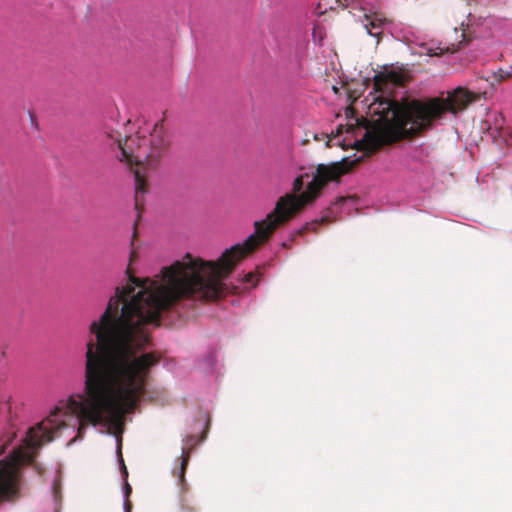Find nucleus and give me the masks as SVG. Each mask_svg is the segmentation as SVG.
Instances as JSON below:
<instances>
[{
	"label": "nucleus",
	"instance_id": "nucleus-1",
	"mask_svg": "<svg viewBox=\"0 0 512 512\" xmlns=\"http://www.w3.org/2000/svg\"><path fill=\"white\" fill-rule=\"evenodd\" d=\"M352 163L345 160L318 164L312 180L300 195L281 196L266 218L254 223L255 232L242 244L227 249L218 261H204L187 253L161 270L160 279H140L131 274L125 284V378H150L161 360L151 345L150 326L160 325V315L182 300L211 301L220 298L227 278L237 263L267 242L278 227L285 225L312 204L331 182L339 183Z\"/></svg>",
	"mask_w": 512,
	"mask_h": 512
},
{
	"label": "nucleus",
	"instance_id": "nucleus-2",
	"mask_svg": "<svg viewBox=\"0 0 512 512\" xmlns=\"http://www.w3.org/2000/svg\"><path fill=\"white\" fill-rule=\"evenodd\" d=\"M479 98L478 94L458 87L446 99H413L398 102L388 96H379L371 104L373 125L360 144L364 149L375 151L380 147L404 138H413L433 128L447 112L456 114Z\"/></svg>",
	"mask_w": 512,
	"mask_h": 512
},
{
	"label": "nucleus",
	"instance_id": "nucleus-3",
	"mask_svg": "<svg viewBox=\"0 0 512 512\" xmlns=\"http://www.w3.org/2000/svg\"><path fill=\"white\" fill-rule=\"evenodd\" d=\"M121 162L129 166L155 169L171 145V137L164 127V119L157 121L152 130L137 131L123 142L117 140Z\"/></svg>",
	"mask_w": 512,
	"mask_h": 512
},
{
	"label": "nucleus",
	"instance_id": "nucleus-4",
	"mask_svg": "<svg viewBox=\"0 0 512 512\" xmlns=\"http://www.w3.org/2000/svg\"><path fill=\"white\" fill-rule=\"evenodd\" d=\"M403 84V76L397 72H380L374 76V89L377 92L387 93L396 86Z\"/></svg>",
	"mask_w": 512,
	"mask_h": 512
},
{
	"label": "nucleus",
	"instance_id": "nucleus-5",
	"mask_svg": "<svg viewBox=\"0 0 512 512\" xmlns=\"http://www.w3.org/2000/svg\"><path fill=\"white\" fill-rule=\"evenodd\" d=\"M363 27L367 33L373 37L380 38L383 33L387 19L378 13L365 14L363 19Z\"/></svg>",
	"mask_w": 512,
	"mask_h": 512
},
{
	"label": "nucleus",
	"instance_id": "nucleus-6",
	"mask_svg": "<svg viewBox=\"0 0 512 512\" xmlns=\"http://www.w3.org/2000/svg\"><path fill=\"white\" fill-rule=\"evenodd\" d=\"M135 180V209L138 214L141 213L144 205V195L147 192V182L145 176L141 174L139 169L134 172Z\"/></svg>",
	"mask_w": 512,
	"mask_h": 512
},
{
	"label": "nucleus",
	"instance_id": "nucleus-7",
	"mask_svg": "<svg viewBox=\"0 0 512 512\" xmlns=\"http://www.w3.org/2000/svg\"><path fill=\"white\" fill-rule=\"evenodd\" d=\"M7 424L9 425L8 430L4 435L0 438V455H2L6 448L12 443L14 438L16 437V424L14 423L12 416L10 415L7 419Z\"/></svg>",
	"mask_w": 512,
	"mask_h": 512
},
{
	"label": "nucleus",
	"instance_id": "nucleus-8",
	"mask_svg": "<svg viewBox=\"0 0 512 512\" xmlns=\"http://www.w3.org/2000/svg\"><path fill=\"white\" fill-rule=\"evenodd\" d=\"M189 459H190V449L183 448L182 455H181L180 468L178 471L174 472L175 475H177L180 483H183V481L185 479V473H186Z\"/></svg>",
	"mask_w": 512,
	"mask_h": 512
},
{
	"label": "nucleus",
	"instance_id": "nucleus-9",
	"mask_svg": "<svg viewBox=\"0 0 512 512\" xmlns=\"http://www.w3.org/2000/svg\"><path fill=\"white\" fill-rule=\"evenodd\" d=\"M463 41H460L458 44H452L451 46H447L445 48L436 47L428 49L427 54L429 56H439L444 53H454L457 52L461 48V44Z\"/></svg>",
	"mask_w": 512,
	"mask_h": 512
},
{
	"label": "nucleus",
	"instance_id": "nucleus-10",
	"mask_svg": "<svg viewBox=\"0 0 512 512\" xmlns=\"http://www.w3.org/2000/svg\"><path fill=\"white\" fill-rule=\"evenodd\" d=\"M118 453L120 455V461L122 464V469H123L124 478H125V496H126V498H129V496L132 492V488H131L130 484L126 481V479L128 477V471H127V468L124 464V461H123V458L121 455V439L118 440ZM129 506H130L129 500L126 499V507L128 508Z\"/></svg>",
	"mask_w": 512,
	"mask_h": 512
},
{
	"label": "nucleus",
	"instance_id": "nucleus-11",
	"mask_svg": "<svg viewBox=\"0 0 512 512\" xmlns=\"http://www.w3.org/2000/svg\"><path fill=\"white\" fill-rule=\"evenodd\" d=\"M492 81L496 83H501L504 80L512 78V66L508 69L499 68L497 71L492 74Z\"/></svg>",
	"mask_w": 512,
	"mask_h": 512
},
{
	"label": "nucleus",
	"instance_id": "nucleus-12",
	"mask_svg": "<svg viewBox=\"0 0 512 512\" xmlns=\"http://www.w3.org/2000/svg\"><path fill=\"white\" fill-rule=\"evenodd\" d=\"M329 219L327 217H322L320 220H313L310 223H306L301 229L297 231L299 235H304L307 231H317V227L322 223H328Z\"/></svg>",
	"mask_w": 512,
	"mask_h": 512
},
{
	"label": "nucleus",
	"instance_id": "nucleus-13",
	"mask_svg": "<svg viewBox=\"0 0 512 512\" xmlns=\"http://www.w3.org/2000/svg\"><path fill=\"white\" fill-rule=\"evenodd\" d=\"M308 177H309L308 173H304V174H301L298 177H296L292 184V193L291 194H294V195L302 194L304 192V191H302L303 186H304V179L308 178Z\"/></svg>",
	"mask_w": 512,
	"mask_h": 512
},
{
	"label": "nucleus",
	"instance_id": "nucleus-14",
	"mask_svg": "<svg viewBox=\"0 0 512 512\" xmlns=\"http://www.w3.org/2000/svg\"><path fill=\"white\" fill-rule=\"evenodd\" d=\"M254 277V275L252 273H248L247 275H245V282H251L252 281V278Z\"/></svg>",
	"mask_w": 512,
	"mask_h": 512
},
{
	"label": "nucleus",
	"instance_id": "nucleus-15",
	"mask_svg": "<svg viewBox=\"0 0 512 512\" xmlns=\"http://www.w3.org/2000/svg\"><path fill=\"white\" fill-rule=\"evenodd\" d=\"M5 409L7 410V412L10 414L11 413V407L8 406V404H5L4 405Z\"/></svg>",
	"mask_w": 512,
	"mask_h": 512
},
{
	"label": "nucleus",
	"instance_id": "nucleus-16",
	"mask_svg": "<svg viewBox=\"0 0 512 512\" xmlns=\"http://www.w3.org/2000/svg\"><path fill=\"white\" fill-rule=\"evenodd\" d=\"M136 224H137V223H135V224H134V234H133V236H134V237H136V234H137V231H136Z\"/></svg>",
	"mask_w": 512,
	"mask_h": 512
},
{
	"label": "nucleus",
	"instance_id": "nucleus-17",
	"mask_svg": "<svg viewBox=\"0 0 512 512\" xmlns=\"http://www.w3.org/2000/svg\"><path fill=\"white\" fill-rule=\"evenodd\" d=\"M134 255H135V252H134V251H132V252H131V255H130V261H132V260H133Z\"/></svg>",
	"mask_w": 512,
	"mask_h": 512
},
{
	"label": "nucleus",
	"instance_id": "nucleus-18",
	"mask_svg": "<svg viewBox=\"0 0 512 512\" xmlns=\"http://www.w3.org/2000/svg\"><path fill=\"white\" fill-rule=\"evenodd\" d=\"M461 36H462L463 41H464L466 36H465V34L463 32H462Z\"/></svg>",
	"mask_w": 512,
	"mask_h": 512
}]
</instances>
